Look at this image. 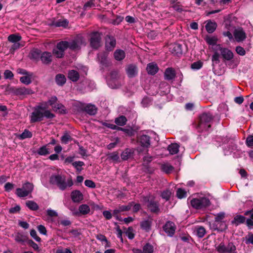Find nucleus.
Returning <instances> with one entry per match:
<instances>
[{"instance_id":"nucleus-1","label":"nucleus","mask_w":253,"mask_h":253,"mask_svg":"<svg viewBox=\"0 0 253 253\" xmlns=\"http://www.w3.org/2000/svg\"><path fill=\"white\" fill-rule=\"evenodd\" d=\"M44 117L47 119H52L55 115L47 110V107L39 105L34 107L33 111L30 116V123H35L42 121Z\"/></svg>"},{"instance_id":"nucleus-2","label":"nucleus","mask_w":253,"mask_h":253,"mask_svg":"<svg viewBox=\"0 0 253 253\" xmlns=\"http://www.w3.org/2000/svg\"><path fill=\"white\" fill-rule=\"evenodd\" d=\"M50 182L52 184L56 185L61 190H65L67 187H71L73 185L72 179H68L66 182L65 176L61 175H53L50 177Z\"/></svg>"},{"instance_id":"nucleus-3","label":"nucleus","mask_w":253,"mask_h":253,"mask_svg":"<svg viewBox=\"0 0 253 253\" xmlns=\"http://www.w3.org/2000/svg\"><path fill=\"white\" fill-rule=\"evenodd\" d=\"M141 201L151 212L158 213L160 211L159 202L156 201L154 196L149 195L143 197Z\"/></svg>"},{"instance_id":"nucleus-4","label":"nucleus","mask_w":253,"mask_h":253,"mask_svg":"<svg viewBox=\"0 0 253 253\" xmlns=\"http://www.w3.org/2000/svg\"><path fill=\"white\" fill-rule=\"evenodd\" d=\"M212 118V115L210 113L202 114L200 117L198 127L202 130H207L211 127V125L209 123L211 121Z\"/></svg>"},{"instance_id":"nucleus-5","label":"nucleus","mask_w":253,"mask_h":253,"mask_svg":"<svg viewBox=\"0 0 253 253\" xmlns=\"http://www.w3.org/2000/svg\"><path fill=\"white\" fill-rule=\"evenodd\" d=\"M101 34L98 32H93L90 34L89 44L91 48L97 49L102 45Z\"/></svg>"},{"instance_id":"nucleus-6","label":"nucleus","mask_w":253,"mask_h":253,"mask_svg":"<svg viewBox=\"0 0 253 253\" xmlns=\"http://www.w3.org/2000/svg\"><path fill=\"white\" fill-rule=\"evenodd\" d=\"M190 203L191 206L196 209H201L210 205L209 199L206 197L194 198L191 200Z\"/></svg>"},{"instance_id":"nucleus-7","label":"nucleus","mask_w":253,"mask_h":253,"mask_svg":"<svg viewBox=\"0 0 253 253\" xmlns=\"http://www.w3.org/2000/svg\"><path fill=\"white\" fill-rule=\"evenodd\" d=\"M85 39L81 35H78L73 40L69 42V48L73 50H79L82 45H85Z\"/></svg>"},{"instance_id":"nucleus-8","label":"nucleus","mask_w":253,"mask_h":253,"mask_svg":"<svg viewBox=\"0 0 253 253\" xmlns=\"http://www.w3.org/2000/svg\"><path fill=\"white\" fill-rule=\"evenodd\" d=\"M33 188V184L27 182L23 185L22 188H18L16 189V194L19 197H25L32 192Z\"/></svg>"},{"instance_id":"nucleus-9","label":"nucleus","mask_w":253,"mask_h":253,"mask_svg":"<svg viewBox=\"0 0 253 253\" xmlns=\"http://www.w3.org/2000/svg\"><path fill=\"white\" fill-rule=\"evenodd\" d=\"M215 246L217 251L220 253H236V247L232 243H229L227 247L223 243Z\"/></svg>"},{"instance_id":"nucleus-10","label":"nucleus","mask_w":253,"mask_h":253,"mask_svg":"<svg viewBox=\"0 0 253 253\" xmlns=\"http://www.w3.org/2000/svg\"><path fill=\"white\" fill-rule=\"evenodd\" d=\"M214 50L219 51L222 57L227 60H230L233 57V52L228 48H223L220 44L216 45Z\"/></svg>"},{"instance_id":"nucleus-11","label":"nucleus","mask_w":253,"mask_h":253,"mask_svg":"<svg viewBox=\"0 0 253 253\" xmlns=\"http://www.w3.org/2000/svg\"><path fill=\"white\" fill-rule=\"evenodd\" d=\"M108 56V53L106 51H102L97 54L98 60L103 67H107L110 64Z\"/></svg>"},{"instance_id":"nucleus-12","label":"nucleus","mask_w":253,"mask_h":253,"mask_svg":"<svg viewBox=\"0 0 253 253\" xmlns=\"http://www.w3.org/2000/svg\"><path fill=\"white\" fill-rule=\"evenodd\" d=\"M116 45V39L112 36L107 35L105 38V48L108 51H112Z\"/></svg>"},{"instance_id":"nucleus-13","label":"nucleus","mask_w":253,"mask_h":253,"mask_svg":"<svg viewBox=\"0 0 253 253\" xmlns=\"http://www.w3.org/2000/svg\"><path fill=\"white\" fill-rule=\"evenodd\" d=\"M163 229L169 236L172 237L175 233L176 227L173 222L168 221L164 225Z\"/></svg>"},{"instance_id":"nucleus-14","label":"nucleus","mask_w":253,"mask_h":253,"mask_svg":"<svg viewBox=\"0 0 253 253\" xmlns=\"http://www.w3.org/2000/svg\"><path fill=\"white\" fill-rule=\"evenodd\" d=\"M12 90L17 95H30L34 93L33 91L31 88H26L25 87L13 88Z\"/></svg>"},{"instance_id":"nucleus-15","label":"nucleus","mask_w":253,"mask_h":253,"mask_svg":"<svg viewBox=\"0 0 253 253\" xmlns=\"http://www.w3.org/2000/svg\"><path fill=\"white\" fill-rule=\"evenodd\" d=\"M126 71L129 78H133L138 73L137 67L135 64H129L126 67Z\"/></svg>"},{"instance_id":"nucleus-16","label":"nucleus","mask_w":253,"mask_h":253,"mask_svg":"<svg viewBox=\"0 0 253 253\" xmlns=\"http://www.w3.org/2000/svg\"><path fill=\"white\" fill-rule=\"evenodd\" d=\"M132 203H129L127 205H120L117 208L113 211V214L118 218V214L121 212L128 211L132 207Z\"/></svg>"},{"instance_id":"nucleus-17","label":"nucleus","mask_w":253,"mask_h":253,"mask_svg":"<svg viewBox=\"0 0 253 253\" xmlns=\"http://www.w3.org/2000/svg\"><path fill=\"white\" fill-rule=\"evenodd\" d=\"M176 77V72L172 67L167 68L164 72V78L167 81H172Z\"/></svg>"},{"instance_id":"nucleus-18","label":"nucleus","mask_w":253,"mask_h":253,"mask_svg":"<svg viewBox=\"0 0 253 253\" xmlns=\"http://www.w3.org/2000/svg\"><path fill=\"white\" fill-rule=\"evenodd\" d=\"M40 57L41 61L44 64L48 65L50 64L52 61V54L49 52L44 51L42 52Z\"/></svg>"},{"instance_id":"nucleus-19","label":"nucleus","mask_w":253,"mask_h":253,"mask_svg":"<svg viewBox=\"0 0 253 253\" xmlns=\"http://www.w3.org/2000/svg\"><path fill=\"white\" fill-rule=\"evenodd\" d=\"M169 49L173 54L177 56L182 54V45L179 43H174L171 45Z\"/></svg>"},{"instance_id":"nucleus-20","label":"nucleus","mask_w":253,"mask_h":253,"mask_svg":"<svg viewBox=\"0 0 253 253\" xmlns=\"http://www.w3.org/2000/svg\"><path fill=\"white\" fill-rule=\"evenodd\" d=\"M15 241L21 244H23L28 240L27 236L23 233L17 232L14 235Z\"/></svg>"},{"instance_id":"nucleus-21","label":"nucleus","mask_w":253,"mask_h":253,"mask_svg":"<svg viewBox=\"0 0 253 253\" xmlns=\"http://www.w3.org/2000/svg\"><path fill=\"white\" fill-rule=\"evenodd\" d=\"M146 70L148 74L154 75L158 72L159 67L156 63L152 62L147 65Z\"/></svg>"},{"instance_id":"nucleus-22","label":"nucleus","mask_w":253,"mask_h":253,"mask_svg":"<svg viewBox=\"0 0 253 253\" xmlns=\"http://www.w3.org/2000/svg\"><path fill=\"white\" fill-rule=\"evenodd\" d=\"M71 198L74 202L79 203L83 199V195L79 190H74L71 193Z\"/></svg>"},{"instance_id":"nucleus-23","label":"nucleus","mask_w":253,"mask_h":253,"mask_svg":"<svg viewBox=\"0 0 253 253\" xmlns=\"http://www.w3.org/2000/svg\"><path fill=\"white\" fill-rule=\"evenodd\" d=\"M51 152L49 148V144H46L40 147L37 150V153L41 156H46Z\"/></svg>"},{"instance_id":"nucleus-24","label":"nucleus","mask_w":253,"mask_h":253,"mask_svg":"<svg viewBox=\"0 0 253 253\" xmlns=\"http://www.w3.org/2000/svg\"><path fill=\"white\" fill-rule=\"evenodd\" d=\"M139 141L142 146L148 147L150 145V137L147 135H142L139 137Z\"/></svg>"},{"instance_id":"nucleus-25","label":"nucleus","mask_w":253,"mask_h":253,"mask_svg":"<svg viewBox=\"0 0 253 253\" xmlns=\"http://www.w3.org/2000/svg\"><path fill=\"white\" fill-rule=\"evenodd\" d=\"M216 27V23L210 20L207 21V24L205 26L207 31L210 34L212 33L215 30Z\"/></svg>"},{"instance_id":"nucleus-26","label":"nucleus","mask_w":253,"mask_h":253,"mask_svg":"<svg viewBox=\"0 0 253 253\" xmlns=\"http://www.w3.org/2000/svg\"><path fill=\"white\" fill-rule=\"evenodd\" d=\"M126 57L125 52L122 49H117L114 52V57L117 61H121Z\"/></svg>"},{"instance_id":"nucleus-27","label":"nucleus","mask_w":253,"mask_h":253,"mask_svg":"<svg viewBox=\"0 0 253 253\" xmlns=\"http://www.w3.org/2000/svg\"><path fill=\"white\" fill-rule=\"evenodd\" d=\"M226 224L224 221L219 222V223H213L212 228L215 230L219 231H223L226 228Z\"/></svg>"},{"instance_id":"nucleus-28","label":"nucleus","mask_w":253,"mask_h":253,"mask_svg":"<svg viewBox=\"0 0 253 253\" xmlns=\"http://www.w3.org/2000/svg\"><path fill=\"white\" fill-rule=\"evenodd\" d=\"M84 111L89 115H94L97 113V108L92 104H88L84 107Z\"/></svg>"},{"instance_id":"nucleus-29","label":"nucleus","mask_w":253,"mask_h":253,"mask_svg":"<svg viewBox=\"0 0 253 253\" xmlns=\"http://www.w3.org/2000/svg\"><path fill=\"white\" fill-rule=\"evenodd\" d=\"M68 78L73 82H77L80 78L79 73L74 70L69 71L68 73Z\"/></svg>"},{"instance_id":"nucleus-30","label":"nucleus","mask_w":253,"mask_h":253,"mask_svg":"<svg viewBox=\"0 0 253 253\" xmlns=\"http://www.w3.org/2000/svg\"><path fill=\"white\" fill-rule=\"evenodd\" d=\"M56 46L58 47V49L59 50L62 51L64 53H65V51L68 48H69V42L67 41H61L58 42Z\"/></svg>"},{"instance_id":"nucleus-31","label":"nucleus","mask_w":253,"mask_h":253,"mask_svg":"<svg viewBox=\"0 0 253 253\" xmlns=\"http://www.w3.org/2000/svg\"><path fill=\"white\" fill-rule=\"evenodd\" d=\"M66 79L65 76L61 74H57L55 77V82L59 85H63L66 83Z\"/></svg>"},{"instance_id":"nucleus-32","label":"nucleus","mask_w":253,"mask_h":253,"mask_svg":"<svg viewBox=\"0 0 253 253\" xmlns=\"http://www.w3.org/2000/svg\"><path fill=\"white\" fill-rule=\"evenodd\" d=\"M151 223L152 222L150 220H145L141 222L140 226L143 230L149 231L151 229Z\"/></svg>"},{"instance_id":"nucleus-33","label":"nucleus","mask_w":253,"mask_h":253,"mask_svg":"<svg viewBox=\"0 0 253 253\" xmlns=\"http://www.w3.org/2000/svg\"><path fill=\"white\" fill-rule=\"evenodd\" d=\"M127 119L124 116H120L115 120V123L118 126H123L126 124Z\"/></svg>"},{"instance_id":"nucleus-34","label":"nucleus","mask_w":253,"mask_h":253,"mask_svg":"<svg viewBox=\"0 0 253 253\" xmlns=\"http://www.w3.org/2000/svg\"><path fill=\"white\" fill-rule=\"evenodd\" d=\"M178 145L176 143H173L169 145L168 149L169 151L170 154L171 155H174L177 154L178 152Z\"/></svg>"},{"instance_id":"nucleus-35","label":"nucleus","mask_w":253,"mask_h":253,"mask_svg":"<svg viewBox=\"0 0 253 253\" xmlns=\"http://www.w3.org/2000/svg\"><path fill=\"white\" fill-rule=\"evenodd\" d=\"M132 153V152L131 149H126L122 153L121 158L123 160H126L131 156Z\"/></svg>"},{"instance_id":"nucleus-36","label":"nucleus","mask_w":253,"mask_h":253,"mask_svg":"<svg viewBox=\"0 0 253 253\" xmlns=\"http://www.w3.org/2000/svg\"><path fill=\"white\" fill-rule=\"evenodd\" d=\"M52 108L54 111H58L61 114H65L66 113V110L65 109V107L61 103H57L55 104L52 107Z\"/></svg>"},{"instance_id":"nucleus-37","label":"nucleus","mask_w":253,"mask_h":253,"mask_svg":"<svg viewBox=\"0 0 253 253\" xmlns=\"http://www.w3.org/2000/svg\"><path fill=\"white\" fill-rule=\"evenodd\" d=\"M161 169L166 173H170L173 171L174 168L169 164H165L161 166Z\"/></svg>"},{"instance_id":"nucleus-38","label":"nucleus","mask_w":253,"mask_h":253,"mask_svg":"<svg viewBox=\"0 0 253 253\" xmlns=\"http://www.w3.org/2000/svg\"><path fill=\"white\" fill-rule=\"evenodd\" d=\"M195 230L196 232L197 235L199 238L203 237L206 233L205 228L203 226H197L196 227Z\"/></svg>"},{"instance_id":"nucleus-39","label":"nucleus","mask_w":253,"mask_h":253,"mask_svg":"<svg viewBox=\"0 0 253 253\" xmlns=\"http://www.w3.org/2000/svg\"><path fill=\"white\" fill-rule=\"evenodd\" d=\"M21 40V37L18 35L11 34L8 37V41L12 43L18 42Z\"/></svg>"},{"instance_id":"nucleus-40","label":"nucleus","mask_w":253,"mask_h":253,"mask_svg":"<svg viewBox=\"0 0 253 253\" xmlns=\"http://www.w3.org/2000/svg\"><path fill=\"white\" fill-rule=\"evenodd\" d=\"M26 205L29 209L32 211H37L39 209V206L33 201H28Z\"/></svg>"},{"instance_id":"nucleus-41","label":"nucleus","mask_w":253,"mask_h":253,"mask_svg":"<svg viewBox=\"0 0 253 253\" xmlns=\"http://www.w3.org/2000/svg\"><path fill=\"white\" fill-rule=\"evenodd\" d=\"M68 23L69 22L66 19H60L56 22H54L53 23V25L56 27H66L68 25Z\"/></svg>"},{"instance_id":"nucleus-42","label":"nucleus","mask_w":253,"mask_h":253,"mask_svg":"<svg viewBox=\"0 0 253 253\" xmlns=\"http://www.w3.org/2000/svg\"><path fill=\"white\" fill-rule=\"evenodd\" d=\"M234 38H233L232 34L229 31H227L223 33V35L225 37H227L230 40H237V29H235L233 32Z\"/></svg>"},{"instance_id":"nucleus-43","label":"nucleus","mask_w":253,"mask_h":253,"mask_svg":"<svg viewBox=\"0 0 253 253\" xmlns=\"http://www.w3.org/2000/svg\"><path fill=\"white\" fill-rule=\"evenodd\" d=\"M205 40L206 42L210 45H212L214 46H216V45H217L216 43L217 41V39L215 37L207 36ZM215 47V46H214V47Z\"/></svg>"},{"instance_id":"nucleus-44","label":"nucleus","mask_w":253,"mask_h":253,"mask_svg":"<svg viewBox=\"0 0 253 253\" xmlns=\"http://www.w3.org/2000/svg\"><path fill=\"white\" fill-rule=\"evenodd\" d=\"M79 211L82 214H86L89 212L90 208L87 205L84 204L79 207Z\"/></svg>"},{"instance_id":"nucleus-45","label":"nucleus","mask_w":253,"mask_h":253,"mask_svg":"<svg viewBox=\"0 0 253 253\" xmlns=\"http://www.w3.org/2000/svg\"><path fill=\"white\" fill-rule=\"evenodd\" d=\"M57 101V98L55 96H51L47 102L44 103V106L48 108V105L51 106L52 107L55 104Z\"/></svg>"},{"instance_id":"nucleus-46","label":"nucleus","mask_w":253,"mask_h":253,"mask_svg":"<svg viewBox=\"0 0 253 253\" xmlns=\"http://www.w3.org/2000/svg\"><path fill=\"white\" fill-rule=\"evenodd\" d=\"M144 253H153L154 247L150 243L146 244L143 247Z\"/></svg>"},{"instance_id":"nucleus-47","label":"nucleus","mask_w":253,"mask_h":253,"mask_svg":"<svg viewBox=\"0 0 253 253\" xmlns=\"http://www.w3.org/2000/svg\"><path fill=\"white\" fill-rule=\"evenodd\" d=\"M103 125V126H106L107 127L114 129V130L116 129L118 130H123V131H126V129H125L124 128H123L122 127L118 126L116 125H114V124H109V123H104Z\"/></svg>"},{"instance_id":"nucleus-48","label":"nucleus","mask_w":253,"mask_h":253,"mask_svg":"<svg viewBox=\"0 0 253 253\" xmlns=\"http://www.w3.org/2000/svg\"><path fill=\"white\" fill-rule=\"evenodd\" d=\"M108 158L114 162H118L120 159L119 154L117 152H113L108 155Z\"/></svg>"},{"instance_id":"nucleus-49","label":"nucleus","mask_w":253,"mask_h":253,"mask_svg":"<svg viewBox=\"0 0 253 253\" xmlns=\"http://www.w3.org/2000/svg\"><path fill=\"white\" fill-rule=\"evenodd\" d=\"M72 138L71 136L67 132L65 133L61 138V142L64 144H67L69 141H71Z\"/></svg>"},{"instance_id":"nucleus-50","label":"nucleus","mask_w":253,"mask_h":253,"mask_svg":"<svg viewBox=\"0 0 253 253\" xmlns=\"http://www.w3.org/2000/svg\"><path fill=\"white\" fill-rule=\"evenodd\" d=\"M52 53L53 55L58 58H62L64 55V53L62 51L59 50L56 46L53 48Z\"/></svg>"},{"instance_id":"nucleus-51","label":"nucleus","mask_w":253,"mask_h":253,"mask_svg":"<svg viewBox=\"0 0 253 253\" xmlns=\"http://www.w3.org/2000/svg\"><path fill=\"white\" fill-rule=\"evenodd\" d=\"M84 165V163L82 161H76L72 163V166L79 171H81L82 170L81 167Z\"/></svg>"},{"instance_id":"nucleus-52","label":"nucleus","mask_w":253,"mask_h":253,"mask_svg":"<svg viewBox=\"0 0 253 253\" xmlns=\"http://www.w3.org/2000/svg\"><path fill=\"white\" fill-rule=\"evenodd\" d=\"M32 137V132L27 129H25L24 131L20 135V138L21 139H24L27 138H31Z\"/></svg>"},{"instance_id":"nucleus-53","label":"nucleus","mask_w":253,"mask_h":253,"mask_svg":"<svg viewBox=\"0 0 253 253\" xmlns=\"http://www.w3.org/2000/svg\"><path fill=\"white\" fill-rule=\"evenodd\" d=\"M246 38L245 32L241 28H238V42L242 41Z\"/></svg>"},{"instance_id":"nucleus-54","label":"nucleus","mask_w":253,"mask_h":253,"mask_svg":"<svg viewBox=\"0 0 253 253\" xmlns=\"http://www.w3.org/2000/svg\"><path fill=\"white\" fill-rule=\"evenodd\" d=\"M20 81L23 84L27 85L29 84L32 82L31 77L28 75L21 77L20 79Z\"/></svg>"},{"instance_id":"nucleus-55","label":"nucleus","mask_w":253,"mask_h":253,"mask_svg":"<svg viewBox=\"0 0 253 253\" xmlns=\"http://www.w3.org/2000/svg\"><path fill=\"white\" fill-rule=\"evenodd\" d=\"M225 217V214L223 212H220L217 214L215 218L213 223H219V222L224 221L223 219Z\"/></svg>"},{"instance_id":"nucleus-56","label":"nucleus","mask_w":253,"mask_h":253,"mask_svg":"<svg viewBox=\"0 0 253 253\" xmlns=\"http://www.w3.org/2000/svg\"><path fill=\"white\" fill-rule=\"evenodd\" d=\"M176 196L179 199H182L186 196V192L183 189L179 188L176 191Z\"/></svg>"},{"instance_id":"nucleus-57","label":"nucleus","mask_w":253,"mask_h":253,"mask_svg":"<svg viewBox=\"0 0 253 253\" xmlns=\"http://www.w3.org/2000/svg\"><path fill=\"white\" fill-rule=\"evenodd\" d=\"M170 191L169 190H167L162 193L161 197L163 199H165L166 201H168L170 198Z\"/></svg>"},{"instance_id":"nucleus-58","label":"nucleus","mask_w":253,"mask_h":253,"mask_svg":"<svg viewBox=\"0 0 253 253\" xmlns=\"http://www.w3.org/2000/svg\"><path fill=\"white\" fill-rule=\"evenodd\" d=\"M95 6L94 0H90L86 2L84 5V9L87 10L88 8Z\"/></svg>"},{"instance_id":"nucleus-59","label":"nucleus","mask_w":253,"mask_h":253,"mask_svg":"<svg viewBox=\"0 0 253 253\" xmlns=\"http://www.w3.org/2000/svg\"><path fill=\"white\" fill-rule=\"evenodd\" d=\"M30 235L37 242H40L41 239L37 234L36 231L35 229H32L30 231Z\"/></svg>"},{"instance_id":"nucleus-60","label":"nucleus","mask_w":253,"mask_h":253,"mask_svg":"<svg viewBox=\"0 0 253 253\" xmlns=\"http://www.w3.org/2000/svg\"><path fill=\"white\" fill-rule=\"evenodd\" d=\"M120 142V139L118 137H116L115 138V141L114 142L110 143L107 146V148L109 150H111Z\"/></svg>"},{"instance_id":"nucleus-61","label":"nucleus","mask_w":253,"mask_h":253,"mask_svg":"<svg viewBox=\"0 0 253 253\" xmlns=\"http://www.w3.org/2000/svg\"><path fill=\"white\" fill-rule=\"evenodd\" d=\"M28 244L33 248V249L35 251H37L38 252H39L40 251V250L39 249V247L38 245L35 243L32 240H30L28 241Z\"/></svg>"},{"instance_id":"nucleus-62","label":"nucleus","mask_w":253,"mask_h":253,"mask_svg":"<svg viewBox=\"0 0 253 253\" xmlns=\"http://www.w3.org/2000/svg\"><path fill=\"white\" fill-rule=\"evenodd\" d=\"M84 185L89 188H94L96 186L95 183L91 180H85Z\"/></svg>"},{"instance_id":"nucleus-63","label":"nucleus","mask_w":253,"mask_h":253,"mask_svg":"<svg viewBox=\"0 0 253 253\" xmlns=\"http://www.w3.org/2000/svg\"><path fill=\"white\" fill-rule=\"evenodd\" d=\"M4 77L6 79H11L13 77V74L11 71L6 70L4 72Z\"/></svg>"},{"instance_id":"nucleus-64","label":"nucleus","mask_w":253,"mask_h":253,"mask_svg":"<svg viewBox=\"0 0 253 253\" xmlns=\"http://www.w3.org/2000/svg\"><path fill=\"white\" fill-rule=\"evenodd\" d=\"M246 143L247 145L251 147H253V136L250 135L248 136L246 139Z\"/></svg>"}]
</instances>
